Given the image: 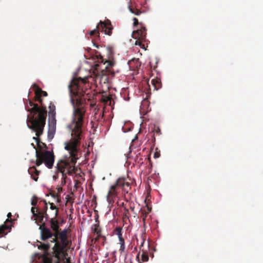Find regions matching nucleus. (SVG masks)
Listing matches in <instances>:
<instances>
[{
  "label": "nucleus",
  "mask_w": 263,
  "mask_h": 263,
  "mask_svg": "<svg viewBox=\"0 0 263 263\" xmlns=\"http://www.w3.org/2000/svg\"><path fill=\"white\" fill-rule=\"evenodd\" d=\"M88 78H74L68 85L70 96V102L72 105L73 111L72 120L69 126L71 130V139L65 143V149L69 152V156L58 161L57 164L58 171L62 173L64 183L67 174L71 175L77 173L78 169L75 165L78 159L77 147L80 144L82 137V127L84 124L86 108L83 105L85 99L84 95H88L84 90V86L87 83Z\"/></svg>",
  "instance_id": "f257e3e1"
},
{
  "label": "nucleus",
  "mask_w": 263,
  "mask_h": 263,
  "mask_svg": "<svg viewBox=\"0 0 263 263\" xmlns=\"http://www.w3.org/2000/svg\"><path fill=\"white\" fill-rule=\"evenodd\" d=\"M32 88L35 92L34 100L41 103L42 106L39 107L37 104L34 103L30 99L27 100L28 104H27V110L31 114V117L27 119L28 127L35 132L36 137H33L35 140L38 147L41 148L40 143L41 142L40 136L43 133L44 128L45 125L47 116L46 108L42 105L43 100L42 96L46 97L48 94L47 92L43 91L37 84H33Z\"/></svg>",
  "instance_id": "f03ea898"
},
{
  "label": "nucleus",
  "mask_w": 263,
  "mask_h": 263,
  "mask_svg": "<svg viewBox=\"0 0 263 263\" xmlns=\"http://www.w3.org/2000/svg\"><path fill=\"white\" fill-rule=\"evenodd\" d=\"M57 217L51 218L49 220L50 228L54 233V237L52 238L50 242L54 243L52 248L53 256L56 259L55 263H60V260L62 256H65V249L68 246L67 238V231L64 229L60 231L59 222L57 219Z\"/></svg>",
  "instance_id": "7ed1b4c3"
},
{
  "label": "nucleus",
  "mask_w": 263,
  "mask_h": 263,
  "mask_svg": "<svg viewBox=\"0 0 263 263\" xmlns=\"http://www.w3.org/2000/svg\"><path fill=\"white\" fill-rule=\"evenodd\" d=\"M35 156L36 158L35 164L39 166L44 163L48 168L53 167L54 162V155L52 152L46 151L45 152L40 150H36Z\"/></svg>",
  "instance_id": "20e7f679"
},
{
  "label": "nucleus",
  "mask_w": 263,
  "mask_h": 263,
  "mask_svg": "<svg viewBox=\"0 0 263 263\" xmlns=\"http://www.w3.org/2000/svg\"><path fill=\"white\" fill-rule=\"evenodd\" d=\"M133 21V25L134 26H136L139 24L141 26L140 29L134 30L132 33L133 37L136 40L135 45L139 46L141 48L146 49L145 45L143 43V42H145L146 41V37L147 33L146 28L144 26L143 23H139L138 22L137 18L134 17Z\"/></svg>",
  "instance_id": "39448f33"
},
{
  "label": "nucleus",
  "mask_w": 263,
  "mask_h": 263,
  "mask_svg": "<svg viewBox=\"0 0 263 263\" xmlns=\"http://www.w3.org/2000/svg\"><path fill=\"white\" fill-rule=\"evenodd\" d=\"M113 27L109 20H107L105 21H100L96 28L90 31L89 34L91 36H94L96 38L100 37L99 32H104L105 34L110 35L112 33Z\"/></svg>",
  "instance_id": "423d86ee"
},
{
  "label": "nucleus",
  "mask_w": 263,
  "mask_h": 263,
  "mask_svg": "<svg viewBox=\"0 0 263 263\" xmlns=\"http://www.w3.org/2000/svg\"><path fill=\"white\" fill-rule=\"evenodd\" d=\"M114 70H111L106 67V69H102L100 72L97 71L95 77V83L100 85L107 84L109 83L110 78L114 77Z\"/></svg>",
  "instance_id": "0eeeda50"
},
{
  "label": "nucleus",
  "mask_w": 263,
  "mask_h": 263,
  "mask_svg": "<svg viewBox=\"0 0 263 263\" xmlns=\"http://www.w3.org/2000/svg\"><path fill=\"white\" fill-rule=\"evenodd\" d=\"M41 239L43 241L51 238L53 236L54 237V233L51 230L47 228L45 223H43L40 226Z\"/></svg>",
  "instance_id": "6e6552de"
},
{
  "label": "nucleus",
  "mask_w": 263,
  "mask_h": 263,
  "mask_svg": "<svg viewBox=\"0 0 263 263\" xmlns=\"http://www.w3.org/2000/svg\"><path fill=\"white\" fill-rule=\"evenodd\" d=\"M117 183L120 188H122V190L126 193H128L130 189L131 183L126 178H119L117 180Z\"/></svg>",
  "instance_id": "1a4fd4ad"
},
{
  "label": "nucleus",
  "mask_w": 263,
  "mask_h": 263,
  "mask_svg": "<svg viewBox=\"0 0 263 263\" xmlns=\"http://www.w3.org/2000/svg\"><path fill=\"white\" fill-rule=\"evenodd\" d=\"M131 1L132 0H130L128 6V9L131 13L137 16H139L145 12L144 10H142L140 8L138 4L136 2L133 3Z\"/></svg>",
  "instance_id": "9d476101"
},
{
  "label": "nucleus",
  "mask_w": 263,
  "mask_h": 263,
  "mask_svg": "<svg viewBox=\"0 0 263 263\" xmlns=\"http://www.w3.org/2000/svg\"><path fill=\"white\" fill-rule=\"evenodd\" d=\"M31 212L33 215V217L34 218V220L37 224L39 223H41L42 224L43 223H45L43 222V219L44 218V214L42 213H41L38 211V209L34 207L31 208Z\"/></svg>",
  "instance_id": "9b49d317"
},
{
  "label": "nucleus",
  "mask_w": 263,
  "mask_h": 263,
  "mask_svg": "<svg viewBox=\"0 0 263 263\" xmlns=\"http://www.w3.org/2000/svg\"><path fill=\"white\" fill-rule=\"evenodd\" d=\"M48 126V137L52 139L56 130V120L55 118H51V119L49 120Z\"/></svg>",
  "instance_id": "f8f14e48"
},
{
  "label": "nucleus",
  "mask_w": 263,
  "mask_h": 263,
  "mask_svg": "<svg viewBox=\"0 0 263 263\" xmlns=\"http://www.w3.org/2000/svg\"><path fill=\"white\" fill-rule=\"evenodd\" d=\"M12 219H7L4 223L0 226V235H5L9 232L11 229V225L8 224V223H11Z\"/></svg>",
  "instance_id": "ddd939ff"
},
{
  "label": "nucleus",
  "mask_w": 263,
  "mask_h": 263,
  "mask_svg": "<svg viewBox=\"0 0 263 263\" xmlns=\"http://www.w3.org/2000/svg\"><path fill=\"white\" fill-rule=\"evenodd\" d=\"M37 247L40 250L43 251L44 255L47 256L49 255V250L50 248V245L49 242L45 243L40 241H37Z\"/></svg>",
  "instance_id": "4468645a"
},
{
  "label": "nucleus",
  "mask_w": 263,
  "mask_h": 263,
  "mask_svg": "<svg viewBox=\"0 0 263 263\" xmlns=\"http://www.w3.org/2000/svg\"><path fill=\"white\" fill-rule=\"evenodd\" d=\"M28 172L32 179L35 181H37L40 171L37 170L35 166H33L29 168Z\"/></svg>",
  "instance_id": "2eb2a0df"
},
{
  "label": "nucleus",
  "mask_w": 263,
  "mask_h": 263,
  "mask_svg": "<svg viewBox=\"0 0 263 263\" xmlns=\"http://www.w3.org/2000/svg\"><path fill=\"white\" fill-rule=\"evenodd\" d=\"M119 187V186L117 185V183H116L115 185H111L110 187V189L108 192V194L107 196V199L112 196H115L117 195L116 190Z\"/></svg>",
  "instance_id": "dca6fc26"
},
{
  "label": "nucleus",
  "mask_w": 263,
  "mask_h": 263,
  "mask_svg": "<svg viewBox=\"0 0 263 263\" xmlns=\"http://www.w3.org/2000/svg\"><path fill=\"white\" fill-rule=\"evenodd\" d=\"M99 57H100L99 58H98V61L99 62L103 63L104 64H105V63H107V66H105V69H106V68L107 67V68H108V69L109 68V69H110L111 70H113L112 69V68L115 65V62L114 61H110V60H109L107 61H104V59L101 55H99Z\"/></svg>",
  "instance_id": "f3484780"
},
{
  "label": "nucleus",
  "mask_w": 263,
  "mask_h": 263,
  "mask_svg": "<svg viewBox=\"0 0 263 263\" xmlns=\"http://www.w3.org/2000/svg\"><path fill=\"white\" fill-rule=\"evenodd\" d=\"M151 83L156 90H158L161 87V80L158 78L153 79Z\"/></svg>",
  "instance_id": "a211bd4d"
},
{
  "label": "nucleus",
  "mask_w": 263,
  "mask_h": 263,
  "mask_svg": "<svg viewBox=\"0 0 263 263\" xmlns=\"http://www.w3.org/2000/svg\"><path fill=\"white\" fill-rule=\"evenodd\" d=\"M114 233L118 236L120 242L124 241V239L122 236V228L121 227H117L114 230Z\"/></svg>",
  "instance_id": "6ab92c4d"
},
{
  "label": "nucleus",
  "mask_w": 263,
  "mask_h": 263,
  "mask_svg": "<svg viewBox=\"0 0 263 263\" xmlns=\"http://www.w3.org/2000/svg\"><path fill=\"white\" fill-rule=\"evenodd\" d=\"M49 116L51 118H55V105L50 103L49 106Z\"/></svg>",
  "instance_id": "aec40b11"
},
{
  "label": "nucleus",
  "mask_w": 263,
  "mask_h": 263,
  "mask_svg": "<svg viewBox=\"0 0 263 263\" xmlns=\"http://www.w3.org/2000/svg\"><path fill=\"white\" fill-rule=\"evenodd\" d=\"M99 110V108L97 107H96L94 108L93 111L95 112V118L97 119V120L98 121L100 118H102L103 117V112H100L99 114L98 113Z\"/></svg>",
  "instance_id": "412c9836"
},
{
  "label": "nucleus",
  "mask_w": 263,
  "mask_h": 263,
  "mask_svg": "<svg viewBox=\"0 0 263 263\" xmlns=\"http://www.w3.org/2000/svg\"><path fill=\"white\" fill-rule=\"evenodd\" d=\"M141 251H142L141 258H142V261H143V262L147 261L149 259L148 253L146 251L144 250V249H142Z\"/></svg>",
  "instance_id": "4be33fe9"
},
{
  "label": "nucleus",
  "mask_w": 263,
  "mask_h": 263,
  "mask_svg": "<svg viewBox=\"0 0 263 263\" xmlns=\"http://www.w3.org/2000/svg\"><path fill=\"white\" fill-rule=\"evenodd\" d=\"M50 209L52 210H55V212L54 213V217H57L58 215V212H59V208H58L53 203H50Z\"/></svg>",
  "instance_id": "5701e85b"
},
{
  "label": "nucleus",
  "mask_w": 263,
  "mask_h": 263,
  "mask_svg": "<svg viewBox=\"0 0 263 263\" xmlns=\"http://www.w3.org/2000/svg\"><path fill=\"white\" fill-rule=\"evenodd\" d=\"M148 213H147L146 212V211L145 210V209H142L141 211V218H142V220L144 222H145V219H146V218L147 217V215Z\"/></svg>",
  "instance_id": "b1692460"
},
{
  "label": "nucleus",
  "mask_w": 263,
  "mask_h": 263,
  "mask_svg": "<svg viewBox=\"0 0 263 263\" xmlns=\"http://www.w3.org/2000/svg\"><path fill=\"white\" fill-rule=\"evenodd\" d=\"M43 202L44 203V207L40 210H38V211L41 213H42L43 214H46V213H47V210L48 209V206H47V203L45 200H44Z\"/></svg>",
  "instance_id": "393cba45"
},
{
  "label": "nucleus",
  "mask_w": 263,
  "mask_h": 263,
  "mask_svg": "<svg viewBox=\"0 0 263 263\" xmlns=\"http://www.w3.org/2000/svg\"><path fill=\"white\" fill-rule=\"evenodd\" d=\"M37 198L36 196H33L31 200V205L33 206H35L37 204Z\"/></svg>",
  "instance_id": "a878e982"
},
{
  "label": "nucleus",
  "mask_w": 263,
  "mask_h": 263,
  "mask_svg": "<svg viewBox=\"0 0 263 263\" xmlns=\"http://www.w3.org/2000/svg\"><path fill=\"white\" fill-rule=\"evenodd\" d=\"M120 247L119 251H120L121 252H123L125 249L124 241H120Z\"/></svg>",
  "instance_id": "bb28decb"
},
{
  "label": "nucleus",
  "mask_w": 263,
  "mask_h": 263,
  "mask_svg": "<svg viewBox=\"0 0 263 263\" xmlns=\"http://www.w3.org/2000/svg\"><path fill=\"white\" fill-rule=\"evenodd\" d=\"M143 209H145L146 212L147 213H149V212H151V210H152V208L149 207L148 205H146V206L145 208H144Z\"/></svg>",
  "instance_id": "cd10ccee"
},
{
  "label": "nucleus",
  "mask_w": 263,
  "mask_h": 263,
  "mask_svg": "<svg viewBox=\"0 0 263 263\" xmlns=\"http://www.w3.org/2000/svg\"><path fill=\"white\" fill-rule=\"evenodd\" d=\"M11 216H12L11 213L10 212L8 213V214H7V217H8L7 219H12L11 218Z\"/></svg>",
  "instance_id": "c85d7f7f"
},
{
  "label": "nucleus",
  "mask_w": 263,
  "mask_h": 263,
  "mask_svg": "<svg viewBox=\"0 0 263 263\" xmlns=\"http://www.w3.org/2000/svg\"><path fill=\"white\" fill-rule=\"evenodd\" d=\"M144 241H145L144 239H142V242L141 245H140V249H141L142 247H143Z\"/></svg>",
  "instance_id": "c756f323"
},
{
  "label": "nucleus",
  "mask_w": 263,
  "mask_h": 263,
  "mask_svg": "<svg viewBox=\"0 0 263 263\" xmlns=\"http://www.w3.org/2000/svg\"><path fill=\"white\" fill-rule=\"evenodd\" d=\"M124 210H125L124 214H125V215H126V214L128 212V210L126 208H125Z\"/></svg>",
  "instance_id": "7c9ffc66"
},
{
  "label": "nucleus",
  "mask_w": 263,
  "mask_h": 263,
  "mask_svg": "<svg viewBox=\"0 0 263 263\" xmlns=\"http://www.w3.org/2000/svg\"><path fill=\"white\" fill-rule=\"evenodd\" d=\"M95 106H96V103H91V104H90V107H91V108H93V107H95Z\"/></svg>",
  "instance_id": "2f4dec72"
},
{
  "label": "nucleus",
  "mask_w": 263,
  "mask_h": 263,
  "mask_svg": "<svg viewBox=\"0 0 263 263\" xmlns=\"http://www.w3.org/2000/svg\"><path fill=\"white\" fill-rule=\"evenodd\" d=\"M44 215H45L44 218H45L46 219H47L49 218L48 215L47 214V213H46V214H45Z\"/></svg>",
  "instance_id": "473e14b6"
},
{
  "label": "nucleus",
  "mask_w": 263,
  "mask_h": 263,
  "mask_svg": "<svg viewBox=\"0 0 263 263\" xmlns=\"http://www.w3.org/2000/svg\"><path fill=\"white\" fill-rule=\"evenodd\" d=\"M61 199H60V198H59V197H57V201L58 202H59H59H61Z\"/></svg>",
  "instance_id": "72a5a7b5"
},
{
  "label": "nucleus",
  "mask_w": 263,
  "mask_h": 263,
  "mask_svg": "<svg viewBox=\"0 0 263 263\" xmlns=\"http://www.w3.org/2000/svg\"><path fill=\"white\" fill-rule=\"evenodd\" d=\"M62 190V187H59L58 188V191L60 192V191H61Z\"/></svg>",
  "instance_id": "f704fd0d"
},
{
  "label": "nucleus",
  "mask_w": 263,
  "mask_h": 263,
  "mask_svg": "<svg viewBox=\"0 0 263 263\" xmlns=\"http://www.w3.org/2000/svg\"><path fill=\"white\" fill-rule=\"evenodd\" d=\"M160 130L159 128H158V130H157V132H160Z\"/></svg>",
  "instance_id": "c9c22d12"
},
{
  "label": "nucleus",
  "mask_w": 263,
  "mask_h": 263,
  "mask_svg": "<svg viewBox=\"0 0 263 263\" xmlns=\"http://www.w3.org/2000/svg\"><path fill=\"white\" fill-rule=\"evenodd\" d=\"M160 130L159 128H158V130H157V132H160Z\"/></svg>",
  "instance_id": "e433bc0d"
},
{
  "label": "nucleus",
  "mask_w": 263,
  "mask_h": 263,
  "mask_svg": "<svg viewBox=\"0 0 263 263\" xmlns=\"http://www.w3.org/2000/svg\"><path fill=\"white\" fill-rule=\"evenodd\" d=\"M51 260L49 259V263H51Z\"/></svg>",
  "instance_id": "4c0bfd02"
},
{
  "label": "nucleus",
  "mask_w": 263,
  "mask_h": 263,
  "mask_svg": "<svg viewBox=\"0 0 263 263\" xmlns=\"http://www.w3.org/2000/svg\"><path fill=\"white\" fill-rule=\"evenodd\" d=\"M130 209H131V210H132V211H133V210H134V208H132V207H130Z\"/></svg>",
  "instance_id": "58836bf2"
},
{
  "label": "nucleus",
  "mask_w": 263,
  "mask_h": 263,
  "mask_svg": "<svg viewBox=\"0 0 263 263\" xmlns=\"http://www.w3.org/2000/svg\"><path fill=\"white\" fill-rule=\"evenodd\" d=\"M32 145L33 146L34 148H35L34 145V144H32Z\"/></svg>",
  "instance_id": "ea45409f"
}]
</instances>
